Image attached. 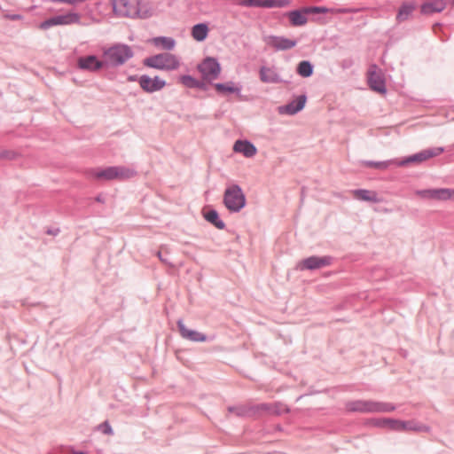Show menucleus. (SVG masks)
<instances>
[{"instance_id": "1", "label": "nucleus", "mask_w": 454, "mask_h": 454, "mask_svg": "<svg viewBox=\"0 0 454 454\" xmlns=\"http://www.w3.org/2000/svg\"><path fill=\"white\" fill-rule=\"evenodd\" d=\"M114 13L121 17L148 19L153 10L148 3L141 0H112Z\"/></svg>"}, {"instance_id": "2", "label": "nucleus", "mask_w": 454, "mask_h": 454, "mask_svg": "<svg viewBox=\"0 0 454 454\" xmlns=\"http://www.w3.org/2000/svg\"><path fill=\"white\" fill-rule=\"evenodd\" d=\"M143 65L146 67L169 72L179 68L180 59L172 53L162 52L144 59Z\"/></svg>"}, {"instance_id": "3", "label": "nucleus", "mask_w": 454, "mask_h": 454, "mask_svg": "<svg viewBox=\"0 0 454 454\" xmlns=\"http://www.w3.org/2000/svg\"><path fill=\"white\" fill-rule=\"evenodd\" d=\"M134 51L131 47L124 43H116L104 51L106 66L117 67L125 64L133 58Z\"/></svg>"}, {"instance_id": "4", "label": "nucleus", "mask_w": 454, "mask_h": 454, "mask_svg": "<svg viewBox=\"0 0 454 454\" xmlns=\"http://www.w3.org/2000/svg\"><path fill=\"white\" fill-rule=\"evenodd\" d=\"M223 203L231 213L240 212L247 204L246 195L237 184H230L223 192Z\"/></svg>"}, {"instance_id": "5", "label": "nucleus", "mask_w": 454, "mask_h": 454, "mask_svg": "<svg viewBox=\"0 0 454 454\" xmlns=\"http://www.w3.org/2000/svg\"><path fill=\"white\" fill-rule=\"evenodd\" d=\"M88 174L100 180H125L133 177L137 173L134 169L124 166H112L102 169H90Z\"/></svg>"}, {"instance_id": "6", "label": "nucleus", "mask_w": 454, "mask_h": 454, "mask_svg": "<svg viewBox=\"0 0 454 454\" xmlns=\"http://www.w3.org/2000/svg\"><path fill=\"white\" fill-rule=\"evenodd\" d=\"M198 71L201 74L202 80L207 81L210 84L217 79L221 74V65L215 58L207 57L197 66Z\"/></svg>"}, {"instance_id": "7", "label": "nucleus", "mask_w": 454, "mask_h": 454, "mask_svg": "<svg viewBox=\"0 0 454 454\" xmlns=\"http://www.w3.org/2000/svg\"><path fill=\"white\" fill-rule=\"evenodd\" d=\"M444 152L443 147H433L420 151L415 154L403 158L401 160H396L397 167H404L410 164L421 163L428 159L438 156Z\"/></svg>"}, {"instance_id": "8", "label": "nucleus", "mask_w": 454, "mask_h": 454, "mask_svg": "<svg viewBox=\"0 0 454 454\" xmlns=\"http://www.w3.org/2000/svg\"><path fill=\"white\" fill-rule=\"evenodd\" d=\"M80 22V15L75 12H69L67 14L57 15L51 17L39 24V28L47 30L54 26L70 25Z\"/></svg>"}, {"instance_id": "9", "label": "nucleus", "mask_w": 454, "mask_h": 454, "mask_svg": "<svg viewBox=\"0 0 454 454\" xmlns=\"http://www.w3.org/2000/svg\"><path fill=\"white\" fill-rule=\"evenodd\" d=\"M416 194L424 200H454V189L435 188L417 190Z\"/></svg>"}, {"instance_id": "10", "label": "nucleus", "mask_w": 454, "mask_h": 454, "mask_svg": "<svg viewBox=\"0 0 454 454\" xmlns=\"http://www.w3.org/2000/svg\"><path fill=\"white\" fill-rule=\"evenodd\" d=\"M290 0H238L237 4L247 8H285Z\"/></svg>"}, {"instance_id": "11", "label": "nucleus", "mask_w": 454, "mask_h": 454, "mask_svg": "<svg viewBox=\"0 0 454 454\" xmlns=\"http://www.w3.org/2000/svg\"><path fill=\"white\" fill-rule=\"evenodd\" d=\"M333 258L330 255L317 256L311 255L301 260L299 262V268L301 270H315L332 264Z\"/></svg>"}, {"instance_id": "12", "label": "nucleus", "mask_w": 454, "mask_h": 454, "mask_svg": "<svg viewBox=\"0 0 454 454\" xmlns=\"http://www.w3.org/2000/svg\"><path fill=\"white\" fill-rule=\"evenodd\" d=\"M138 83L141 89L147 93H153L159 91L166 86V81L160 79L159 76L151 78L147 74L139 76Z\"/></svg>"}, {"instance_id": "13", "label": "nucleus", "mask_w": 454, "mask_h": 454, "mask_svg": "<svg viewBox=\"0 0 454 454\" xmlns=\"http://www.w3.org/2000/svg\"><path fill=\"white\" fill-rule=\"evenodd\" d=\"M176 325L178 332L183 339L189 340L193 342H205L208 340V337L206 334L196 330L188 329L185 326L183 319H178Z\"/></svg>"}, {"instance_id": "14", "label": "nucleus", "mask_w": 454, "mask_h": 454, "mask_svg": "<svg viewBox=\"0 0 454 454\" xmlns=\"http://www.w3.org/2000/svg\"><path fill=\"white\" fill-rule=\"evenodd\" d=\"M446 6L447 0H426L420 4L419 11L424 16H431L443 12Z\"/></svg>"}, {"instance_id": "15", "label": "nucleus", "mask_w": 454, "mask_h": 454, "mask_svg": "<svg viewBox=\"0 0 454 454\" xmlns=\"http://www.w3.org/2000/svg\"><path fill=\"white\" fill-rule=\"evenodd\" d=\"M77 67L82 70L96 72L106 67V63L99 60L96 55H88L78 59Z\"/></svg>"}, {"instance_id": "16", "label": "nucleus", "mask_w": 454, "mask_h": 454, "mask_svg": "<svg viewBox=\"0 0 454 454\" xmlns=\"http://www.w3.org/2000/svg\"><path fill=\"white\" fill-rule=\"evenodd\" d=\"M306 101L307 96L305 94L300 95L288 104L280 106L278 107V113L280 114L294 115L304 108Z\"/></svg>"}, {"instance_id": "17", "label": "nucleus", "mask_w": 454, "mask_h": 454, "mask_svg": "<svg viewBox=\"0 0 454 454\" xmlns=\"http://www.w3.org/2000/svg\"><path fill=\"white\" fill-rule=\"evenodd\" d=\"M267 44L276 51H287L296 46L297 41L284 36L270 35L267 38Z\"/></svg>"}, {"instance_id": "18", "label": "nucleus", "mask_w": 454, "mask_h": 454, "mask_svg": "<svg viewBox=\"0 0 454 454\" xmlns=\"http://www.w3.org/2000/svg\"><path fill=\"white\" fill-rule=\"evenodd\" d=\"M260 80L264 83H280L286 82V81L282 80L279 74H278L276 68L274 67H268L262 66L259 70Z\"/></svg>"}, {"instance_id": "19", "label": "nucleus", "mask_w": 454, "mask_h": 454, "mask_svg": "<svg viewBox=\"0 0 454 454\" xmlns=\"http://www.w3.org/2000/svg\"><path fill=\"white\" fill-rule=\"evenodd\" d=\"M368 83L370 88L378 93L386 94L387 88L383 76L376 71H370L368 75Z\"/></svg>"}, {"instance_id": "20", "label": "nucleus", "mask_w": 454, "mask_h": 454, "mask_svg": "<svg viewBox=\"0 0 454 454\" xmlns=\"http://www.w3.org/2000/svg\"><path fill=\"white\" fill-rule=\"evenodd\" d=\"M233 150L236 153H242L247 158H251L257 153V149L252 142L241 139L234 143Z\"/></svg>"}, {"instance_id": "21", "label": "nucleus", "mask_w": 454, "mask_h": 454, "mask_svg": "<svg viewBox=\"0 0 454 454\" xmlns=\"http://www.w3.org/2000/svg\"><path fill=\"white\" fill-rule=\"evenodd\" d=\"M308 12H305L304 7L301 9H296L287 12L284 15L289 19L292 26L301 27L304 26L308 22V18L306 16Z\"/></svg>"}, {"instance_id": "22", "label": "nucleus", "mask_w": 454, "mask_h": 454, "mask_svg": "<svg viewBox=\"0 0 454 454\" xmlns=\"http://www.w3.org/2000/svg\"><path fill=\"white\" fill-rule=\"evenodd\" d=\"M305 12H308V14H314V13H334V14H347V13H352L355 12L353 9L349 8H340V9H334V8H327L325 6H308L305 7Z\"/></svg>"}, {"instance_id": "23", "label": "nucleus", "mask_w": 454, "mask_h": 454, "mask_svg": "<svg viewBox=\"0 0 454 454\" xmlns=\"http://www.w3.org/2000/svg\"><path fill=\"white\" fill-rule=\"evenodd\" d=\"M345 407L350 412L370 413V400L349 401Z\"/></svg>"}, {"instance_id": "24", "label": "nucleus", "mask_w": 454, "mask_h": 454, "mask_svg": "<svg viewBox=\"0 0 454 454\" xmlns=\"http://www.w3.org/2000/svg\"><path fill=\"white\" fill-rule=\"evenodd\" d=\"M402 432L406 431H413V432H425L428 433L430 431V427L422 424L415 419L411 420H402Z\"/></svg>"}, {"instance_id": "25", "label": "nucleus", "mask_w": 454, "mask_h": 454, "mask_svg": "<svg viewBox=\"0 0 454 454\" xmlns=\"http://www.w3.org/2000/svg\"><path fill=\"white\" fill-rule=\"evenodd\" d=\"M415 9L416 4L413 2H403L398 9L396 21L401 23L407 20Z\"/></svg>"}, {"instance_id": "26", "label": "nucleus", "mask_w": 454, "mask_h": 454, "mask_svg": "<svg viewBox=\"0 0 454 454\" xmlns=\"http://www.w3.org/2000/svg\"><path fill=\"white\" fill-rule=\"evenodd\" d=\"M352 192L355 198L360 200L370 201L373 203H379L381 201V200L378 197L377 192L374 191L356 189L354 190Z\"/></svg>"}, {"instance_id": "27", "label": "nucleus", "mask_w": 454, "mask_h": 454, "mask_svg": "<svg viewBox=\"0 0 454 454\" xmlns=\"http://www.w3.org/2000/svg\"><path fill=\"white\" fill-rule=\"evenodd\" d=\"M209 27L207 23H198L192 27V36L197 42H203L208 35Z\"/></svg>"}, {"instance_id": "28", "label": "nucleus", "mask_w": 454, "mask_h": 454, "mask_svg": "<svg viewBox=\"0 0 454 454\" xmlns=\"http://www.w3.org/2000/svg\"><path fill=\"white\" fill-rule=\"evenodd\" d=\"M203 216L206 219V221L210 223L218 230H223L225 228L224 222L220 218L219 214L215 209L210 208L205 211Z\"/></svg>"}, {"instance_id": "29", "label": "nucleus", "mask_w": 454, "mask_h": 454, "mask_svg": "<svg viewBox=\"0 0 454 454\" xmlns=\"http://www.w3.org/2000/svg\"><path fill=\"white\" fill-rule=\"evenodd\" d=\"M153 43L156 47H160L165 51H171L176 46V40L168 36H157L153 38Z\"/></svg>"}, {"instance_id": "30", "label": "nucleus", "mask_w": 454, "mask_h": 454, "mask_svg": "<svg viewBox=\"0 0 454 454\" xmlns=\"http://www.w3.org/2000/svg\"><path fill=\"white\" fill-rule=\"evenodd\" d=\"M213 86L215 87V90L220 94H225V93L239 94L241 91V88L235 86L233 82H228L225 83H222V82L213 83Z\"/></svg>"}, {"instance_id": "31", "label": "nucleus", "mask_w": 454, "mask_h": 454, "mask_svg": "<svg viewBox=\"0 0 454 454\" xmlns=\"http://www.w3.org/2000/svg\"><path fill=\"white\" fill-rule=\"evenodd\" d=\"M314 66L309 60H302L298 63L296 67L297 74L304 78L310 77L313 74Z\"/></svg>"}, {"instance_id": "32", "label": "nucleus", "mask_w": 454, "mask_h": 454, "mask_svg": "<svg viewBox=\"0 0 454 454\" xmlns=\"http://www.w3.org/2000/svg\"><path fill=\"white\" fill-rule=\"evenodd\" d=\"M364 165L366 167L373 168H377V169H386L388 167H390L391 165L396 166V160H384V161L368 160L364 163Z\"/></svg>"}, {"instance_id": "33", "label": "nucleus", "mask_w": 454, "mask_h": 454, "mask_svg": "<svg viewBox=\"0 0 454 454\" xmlns=\"http://www.w3.org/2000/svg\"><path fill=\"white\" fill-rule=\"evenodd\" d=\"M179 82L188 89H196L199 80L190 74H183L179 77Z\"/></svg>"}, {"instance_id": "34", "label": "nucleus", "mask_w": 454, "mask_h": 454, "mask_svg": "<svg viewBox=\"0 0 454 454\" xmlns=\"http://www.w3.org/2000/svg\"><path fill=\"white\" fill-rule=\"evenodd\" d=\"M19 153L12 150H2L0 152V160H12L19 157Z\"/></svg>"}, {"instance_id": "35", "label": "nucleus", "mask_w": 454, "mask_h": 454, "mask_svg": "<svg viewBox=\"0 0 454 454\" xmlns=\"http://www.w3.org/2000/svg\"><path fill=\"white\" fill-rule=\"evenodd\" d=\"M401 425L402 420L389 418L387 428L392 431L402 432Z\"/></svg>"}, {"instance_id": "36", "label": "nucleus", "mask_w": 454, "mask_h": 454, "mask_svg": "<svg viewBox=\"0 0 454 454\" xmlns=\"http://www.w3.org/2000/svg\"><path fill=\"white\" fill-rule=\"evenodd\" d=\"M288 412H289V409L285 404H282L280 403H274L272 414L280 415L282 413H288Z\"/></svg>"}, {"instance_id": "37", "label": "nucleus", "mask_w": 454, "mask_h": 454, "mask_svg": "<svg viewBox=\"0 0 454 454\" xmlns=\"http://www.w3.org/2000/svg\"><path fill=\"white\" fill-rule=\"evenodd\" d=\"M383 402L370 400V413L382 412Z\"/></svg>"}, {"instance_id": "38", "label": "nucleus", "mask_w": 454, "mask_h": 454, "mask_svg": "<svg viewBox=\"0 0 454 454\" xmlns=\"http://www.w3.org/2000/svg\"><path fill=\"white\" fill-rule=\"evenodd\" d=\"M388 420L389 418L373 419H372V424L377 427L387 428Z\"/></svg>"}, {"instance_id": "39", "label": "nucleus", "mask_w": 454, "mask_h": 454, "mask_svg": "<svg viewBox=\"0 0 454 454\" xmlns=\"http://www.w3.org/2000/svg\"><path fill=\"white\" fill-rule=\"evenodd\" d=\"M98 428L104 434L112 435L114 434L113 428L108 421L101 423Z\"/></svg>"}, {"instance_id": "40", "label": "nucleus", "mask_w": 454, "mask_h": 454, "mask_svg": "<svg viewBox=\"0 0 454 454\" xmlns=\"http://www.w3.org/2000/svg\"><path fill=\"white\" fill-rule=\"evenodd\" d=\"M274 403H261L256 406L258 411H264L272 414Z\"/></svg>"}, {"instance_id": "41", "label": "nucleus", "mask_w": 454, "mask_h": 454, "mask_svg": "<svg viewBox=\"0 0 454 454\" xmlns=\"http://www.w3.org/2000/svg\"><path fill=\"white\" fill-rule=\"evenodd\" d=\"M395 408V405H394L393 403L383 402L382 412H391L394 411Z\"/></svg>"}, {"instance_id": "42", "label": "nucleus", "mask_w": 454, "mask_h": 454, "mask_svg": "<svg viewBox=\"0 0 454 454\" xmlns=\"http://www.w3.org/2000/svg\"><path fill=\"white\" fill-rule=\"evenodd\" d=\"M208 84H210L207 81H200L198 82L196 89L207 91L208 90Z\"/></svg>"}, {"instance_id": "43", "label": "nucleus", "mask_w": 454, "mask_h": 454, "mask_svg": "<svg viewBox=\"0 0 454 454\" xmlns=\"http://www.w3.org/2000/svg\"><path fill=\"white\" fill-rule=\"evenodd\" d=\"M157 256L159 257V259H160L163 263L168 264H168H170V262L168 261V259L162 256V254H161V252H160V251H159V252L157 253Z\"/></svg>"}, {"instance_id": "44", "label": "nucleus", "mask_w": 454, "mask_h": 454, "mask_svg": "<svg viewBox=\"0 0 454 454\" xmlns=\"http://www.w3.org/2000/svg\"><path fill=\"white\" fill-rule=\"evenodd\" d=\"M46 233L49 235L56 236L59 233V229H48Z\"/></svg>"}, {"instance_id": "45", "label": "nucleus", "mask_w": 454, "mask_h": 454, "mask_svg": "<svg viewBox=\"0 0 454 454\" xmlns=\"http://www.w3.org/2000/svg\"><path fill=\"white\" fill-rule=\"evenodd\" d=\"M138 79H139V77L137 75H136V74L129 75L128 78H127V80L129 82H137V81L138 82Z\"/></svg>"}, {"instance_id": "46", "label": "nucleus", "mask_w": 454, "mask_h": 454, "mask_svg": "<svg viewBox=\"0 0 454 454\" xmlns=\"http://www.w3.org/2000/svg\"><path fill=\"white\" fill-rule=\"evenodd\" d=\"M235 412L238 416H243L244 414V411L241 408H238V410H236Z\"/></svg>"}, {"instance_id": "47", "label": "nucleus", "mask_w": 454, "mask_h": 454, "mask_svg": "<svg viewBox=\"0 0 454 454\" xmlns=\"http://www.w3.org/2000/svg\"><path fill=\"white\" fill-rule=\"evenodd\" d=\"M20 18H21V16L19 14H13L11 16V20H20Z\"/></svg>"}, {"instance_id": "48", "label": "nucleus", "mask_w": 454, "mask_h": 454, "mask_svg": "<svg viewBox=\"0 0 454 454\" xmlns=\"http://www.w3.org/2000/svg\"><path fill=\"white\" fill-rule=\"evenodd\" d=\"M236 410H238V407H232V406H231V407H229V408H228V411H229L230 412H235V411H236Z\"/></svg>"}, {"instance_id": "49", "label": "nucleus", "mask_w": 454, "mask_h": 454, "mask_svg": "<svg viewBox=\"0 0 454 454\" xmlns=\"http://www.w3.org/2000/svg\"><path fill=\"white\" fill-rule=\"evenodd\" d=\"M96 201H98V202H103V200L101 199V197H100V196H98V197L96 198Z\"/></svg>"}, {"instance_id": "50", "label": "nucleus", "mask_w": 454, "mask_h": 454, "mask_svg": "<svg viewBox=\"0 0 454 454\" xmlns=\"http://www.w3.org/2000/svg\"><path fill=\"white\" fill-rule=\"evenodd\" d=\"M450 4L454 6V0H451Z\"/></svg>"}]
</instances>
